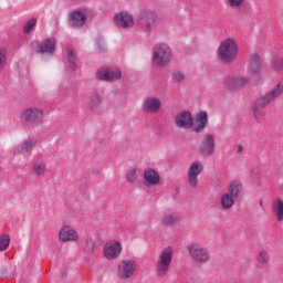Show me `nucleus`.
I'll return each mask as SVG.
<instances>
[{
	"label": "nucleus",
	"instance_id": "obj_1",
	"mask_svg": "<svg viewBox=\"0 0 283 283\" xmlns=\"http://www.w3.org/2000/svg\"><path fill=\"white\" fill-rule=\"evenodd\" d=\"M260 72H262V59L259 54H252L250 57L248 74L241 76H232L227 80L226 85L229 87V90H240V87L248 85L251 78H255Z\"/></svg>",
	"mask_w": 283,
	"mask_h": 283
},
{
	"label": "nucleus",
	"instance_id": "obj_2",
	"mask_svg": "<svg viewBox=\"0 0 283 283\" xmlns=\"http://www.w3.org/2000/svg\"><path fill=\"white\" fill-rule=\"evenodd\" d=\"M240 48L235 38H226L219 44L217 56L222 63H233L238 59Z\"/></svg>",
	"mask_w": 283,
	"mask_h": 283
},
{
	"label": "nucleus",
	"instance_id": "obj_3",
	"mask_svg": "<svg viewBox=\"0 0 283 283\" xmlns=\"http://www.w3.org/2000/svg\"><path fill=\"white\" fill-rule=\"evenodd\" d=\"M282 94H283V80H281L272 91H270L269 93H266L264 96L260 97L256 101V105L253 108L254 118H256V120H261V118L264 116V112H262L260 107H266V105H269L270 103H273L275 98H280Z\"/></svg>",
	"mask_w": 283,
	"mask_h": 283
},
{
	"label": "nucleus",
	"instance_id": "obj_4",
	"mask_svg": "<svg viewBox=\"0 0 283 283\" xmlns=\"http://www.w3.org/2000/svg\"><path fill=\"white\" fill-rule=\"evenodd\" d=\"M171 59H174V53L169 45L161 43L155 46L153 54L154 65H158L159 67L169 65V63H171Z\"/></svg>",
	"mask_w": 283,
	"mask_h": 283
},
{
	"label": "nucleus",
	"instance_id": "obj_5",
	"mask_svg": "<svg viewBox=\"0 0 283 283\" xmlns=\"http://www.w3.org/2000/svg\"><path fill=\"white\" fill-rule=\"evenodd\" d=\"M174 260V248L167 247L160 253L156 262L157 275L160 277L165 276L169 272L171 261Z\"/></svg>",
	"mask_w": 283,
	"mask_h": 283
},
{
	"label": "nucleus",
	"instance_id": "obj_6",
	"mask_svg": "<svg viewBox=\"0 0 283 283\" xmlns=\"http://www.w3.org/2000/svg\"><path fill=\"white\" fill-rule=\"evenodd\" d=\"M187 251L191 260H193V262L206 264V262H209V260H211V253H209V250L206 249L205 245L200 243L189 244L187 247Z\"/></svg>",
	"mask_w": 283,
	"mask_h": 283
},
{
	"label": "nucleus",
	"instance_id": "obj_7",
	"mask_svg": "<svg viewBox=\"0 0 283 283\" xmlns=\"http://www.w3.org/2000/svg\"><path fill=\"white\" fill-rule=\"evenodd\" d=\"M20 119L28 125H41L43 123V109L29 107L20 113Z\"/></svg>",
	"mask_w": 283,
	"mask_h": 283
},
{
	"label": "nucleus",
	"instance_id": "obj_8",
	"mask_svg": "<svg viewBox=\"0 0 283 283\" xmlns=\"http://www.w3.org/2000/svg\"><path fill=\"white\" fill-rule=\"evenodd\" d=\"M113 23L116 28H119L120 30H132V28H134V25L136 24L134 20V14L125 10L114 14Z\"/></svg>",
	"mask_w": 283,
	"mask_h": 283
},
{
	"label": "nucleus",
	"instance_id": "obj_9",
	"mask_svg": "<svg viewBox=\"0 0 283 283\" xmlns=\"http://www.w3.org/2000/svg\"><path fill=\"white\" fill-rule=\"evenodd\" d=\"M57 238L59 242L62 244H67V242H78V240H81L78 231L70 224H64L60 228Z\"/></svg>",
	"mask_w": 283,
	"mask_h": 283
},
{
	"label": "nucleus",
	"instance_id": "obj_10",
	"mask_svg": "<svg viewBox=\"0 0 283 283\" xmlns=\"http://www.w3.org/2000/svg\"><path fill=\"white\" fill-rule=\"evenodd\" d=\"M123 253V244L117 240H109L104 243L103 255L106 260H117Z\"/></svg>",
	"mask_w": 283,
	"mask_h": 283
},
{
	"label": "nucleus",
	"instance_id": "obj_11",
	"mask_svg": "<svg viewBox=\"0 0 283 283\" xmlns=\"http://www.w3.org/2000/svg\"><path fill=\"white\" fill-rule=\"evenodd\" d=\"M31 48L33 52H36L38 54H53L56 52V40L54 38H49L41 43L32 42Z\"/></svg>",
	"mask_w": 283,
	"mask_h": 283
},
{
	"label": "nucleus",
	"instance_id": "obj_12",
	"mask_svg": "<svg viewBox=\"0 0 283 283\" xmlns=\"http://www.w3.org/2000/svg\"><path fill=\"white\" fill-rule=\"evenodd\" d=\"M205 171V164L202 161L197 160L190 164L188 168V182L190 187H198V176Z\"/></svg>",
	"mask_w": 283,
	"mask_h": 283
},
{
	"label": "nucleus",
	"instance_id": "obj_13",
	"mask_svg": "<svg viewBox=\"0 0 283 283\" xmlns=\"http://www.w3.org/2000/svg\"><path fill=\"white\" fill-rule=\"evenodd\" d=\"M136 271V261L124 260L117 266V276L120 280H129L134 272Z\"/></svg>",
	"mask_w": 283,
	"mask_h": 283
},
{
	"label": "nucleus",
	"instance_id": "obj_14",
	"mask_svg": "<svg viewBox=\"0 0 283 283\" xmlns=\"http://www.w3.org/2000/svg\"><path fill=\"white\" fill-rule=\"evenodd\" d=\"M137 23L144 32H149V30H154L156 25V13L154 11H144L140 13Z\"/></svg>",
	"mask_w": 283,
	"mask_h": 283
},
{
	"label": "nucleus",
	"instance_id": "obj_15",
	"mask_svg": "<svg viewBox=\"0 0 283 283\" xmlns=\"http://www.w3.org/2000/svg\"><path fill=\"white\" fill-rule=\"evenodd\" d=\"M120 70L104 66L97 71V78L99 81H118L120 78Z\"/></svg>",
	"mask_w": 283,
	"mask_h": 283
},
{
	"label": "nucleus",
	"instance_id": "obj_16",
	"mask_svg": "<svg viewBox=\"0 0 283 283\" xmlns=\"http://www.w3.org/2000/svg\"><path fill=\"white\" fill-rule=\"evenodd\" d=\"M214 149H216V138L213 137V135H206L199 147L200 154H202V156H212Z\"/></svg>",
	"mask_w": 283,
	"mask_h": 283
},
{
	"label": "nucleus",
	"instance_id": "obj_17",
	"mask_svg": "<svg viewBox=\"0 0 283 283\" xmlns=\"http://www.w3.org/2000/svg\"><path fill=\"white\" fill-rule=\"evenodd\" d=\"M175 123L177 127H180L181 129H189L191 128V125H193V116L189 112L184 111L177 114Z\"/></svg>",
	"mask_w": 283,
	"mask_h": 283
},
{
	"label": "nucleus",
	"instance_id": "obj_18",
	"mask_svg": "<svg viewBox=\"0 0 283 283\" xmlns=\"http://www.w3.org/2000/svg\"><path fill=\"white\" fill-rule=\"evenodd\" d=\"M208 120H209V115L207 114V112L205 111L199 112L196 115L195 120L192 119V124L190 126L192 132H202V129L207 127Z\"/></svg>",
	"mask_w": 283,
	"mask_h": 283
},
{
	"label": "nucleus",
	"instance_id": "obj_19",
	"mask_svg": "<svg viewBox=\"0 0 283 283\" xmlns=\"http://www.w3.org/2000/svg\"><path fill=\"white\" fill-rule=\"evenodd\" d=\"M144 182L147 187L160 185V175L155 169L148 168L144 171Z\"/></svg>",
	"mask_w": 283,
	"mask_h": 283
},
{
	"label": "nucleus",
	"instance_id": "obj_20",
	"mask_svg": "<svg viewBox=\"0 0 283 283\" xmlns=\"http://www.w3.org/2000/svg\"><path fill=\"white\" fill-rule=\"evenodd\" d=\"M31 172L36 178H41V176H45L48 174V164L43 159H34L31 164Z\"/></svg>",
	"mask_w": 283,
	"mask_h": 283
},
{
	"label": "nucleus",
	"instance_id": "obj_21",
	"mask_svg": "<svg viewBox=\"0 0 283 283\" xmlns=\"http://www.w3.org/2000/svg\"><path fill=\"white\" fill-rule=\"evenodd\" d=\"M85 21H87V18L83 11H73L70 14V24L72 28H81L85 25Z\"/></svg>",
	"mask_w": 283,
	"mask_h": 283
},
{
	"label": "nucleus",
	"instance_id": "obj_22",
	"mask_svg": "<svg viewBox=\"0 0 283 283\" xmlns=\"http://www.w3.org/2000/svg\"><path fill=\"white\" fill-rule=\"evenodd\" d=\"M160 99L156 97H148L144 101V112H147V114H156L158 109H160Z\"/></svg>",
	"mask_w": 283,
	"mask_h": 283
},
{
	"label": "nucleus",
	"instance_id": "obj_23",
	"mask_svg": "<svg viewBox=\"0 0 283 283\" xmlns=\"http://www.w3.org/2000/svg\"><path fill=\"white\" fill-rule=\"evenodd\" d=\"M242 191H244V186H242V181L233 180L230 182L228 187V193L231 195L232 198H240Z\"/></svg>",
	"mask_w": 283,
	"mask_h": 283
},
{
	"label": "nucleus",
	"instance_id": "obj_24",
	"mask_svg": "<svg viewBox=\"0 0 283 283\" xmlns=\"http://www.w3.org/2000/svg\"><path fill=\"white\" fill-rule=\"evenodd\" d=\"M34 145L35 143L32 139L24 140L13 149V154L14 156H18L19 154H30Z\"/></svg>",
	"mask_w": 283,
	"mask_h": 283
},
{
	"label": "nucleus",
	"instance_id": "obj_25",
	"mask_svg": "<svg viewBox=\"0 0 283 283\" xmlns=\"http://www.w3.org/2000/svg\"><path fill=\"white\" fill-rule=\"evenodd\" d=\"M178 222V214L176 212H166L161 218L164 227H171Z\"/></svg>",
	"mask_w": 283,
	"mask_h": 283
},
{
	"label": "nucleus",
	"instance_id": "obj_26",
	"mask_svg": "<svg viewBox=\"0 0 283 283\" xmlns=\"http://www.w3.org/2000/svg\"><path fill=\"white\" fill-rule=\"evenodd\" d=\"M221 207L222 209H231L235 205V199L229 195V192H226L220 198Z\"/></svg>",
	"mask_w": 283,
	"mask_h": 283
},
{
	"label": "nucleus",
	"instance_id": "obj_27",
	"mask_svg": "<svg viewBox=\"0 0 283 283\" xmlns=\"http://www.w3.org/2000/svg\"><path fill=\"white\" fill-rule=\"evenodd\" d=\"M126 180L133 185L138 180V169L136 167H132L127 170Z\"/></svg>",
	"mask_w": 283,
	"mask_h": 283
},
{
	"label": "nucleus",
	"instance_id": "obj_28",
	"mask_svg": "<svg viewBox=\"0 0 283 283\" xmlns=\"http://www.w3.org/2000/svg\"><path fill=\"white\" fill-rule=\"evenodd\" d=\"M271 63L275 72H283V59L280 55H274Z\"/></svg>",
	"mask_w": 283,
	"mask_h": 283
},
{
	"label": "nucleus",
	"instance_id": "obj_29",
	"mask_svg": "<svg viewBox=\"0 0 283 283\" xmlns=\"http://www.w3.org/2000/svg\"><path fill=\"white\" fill-rule=\"evenodd\" d=\"M66 54H67L70 66L74 67V65H76V51H74V49L72 48H69L66 50Z\"/></svg>",
	"mask_w": 283,
	"mask_h": 283
},
{
	"label": "nucleus",
	"instance_id": "obj_30",
	"mask_svg": "<svg viewBox=\"0 0 283 283\" xmlns=\"http://www.w3.org/2000/svg\"><path fill=\"white\" fill-rule=\"evenodd\" d=\"M8 247H10V235L1 234L0 235V251L8 250Z\"/></svg>",
	"mask_w": 283,
	"mask_h": 283
},
{
	"label": "nucleus",
	"instance_id": "obj_31",
	"mask_svg": "<svg viewBox=\"0 0 283 283\" xmlns=\"http://www.w3.org/2000/svg\"><path fill=\"white\" fill-rule=\"evenodd\" d=\"M256 260L260 262V264H269V251L261 250L256 256Z\"/></svg>",
	"mask_w": 283,
	"mask_h": 283
},
{
	"label": "nucleus",
	"instance_id": "obj_32",
	"mask_svg": "<svg viewBox=\"0 0 283 283\" xmlns=\"http://www.w3.org/2000/svg\"><path fill=\"white\" fill-rule=\"evenodd\" d=\"M35 27H36V19L32 18L24 24V28H23L24 34H30V32H32V30H34Z\"/></svg>",
	"mask_w": 283,
	"mask_h": 283
},
{
	"label": "nucleus",
	"instance_id": "obj_33",
	"mask_svg": "<svg viewBox=\"0 0 283 283\" xmlns=\"http://www.w3.org/2000/svg\"><path fill=\"white\" fill-rule=\"evenodd\" d=\"M227 4L232 10H240L244 6V0H227Z\"/></svg>",
	"mask_w": 283,
	"mask_h": 283
},
{
	"label": "nucleus",
	"instance_id": "obj_34",
	"mask_svg": "<svg viewBox=\"0 0 283 283\" xmlns=\"http://www.w3.org/2000/svg\"><path fill=\"white\" fill-rule=\"evenodd\" d=\"M8 56V50L3 46H0V70L6 67V59Z\"/></svg>",
	"mask_w": 283,
	"mask_h": 283
},
{
	"label": "nucleus",
	"instance_id": "obj_35",
	"mask_svg": "<svg viewBox=\"0 0 283 283\" xmlns=\"http://www.w3.org/2000/svg\"><path fill=\"white\" fill-rule=\"evenodd\" d=\"M172 81H175V83H182V81H185V74L180 71H175L172 73Z\"/></svg>",
	"mask_w": 283,
	"mask_h": 283
},
{
	"label": "nucleus",
	"instance_id": "obj_36",
	"mask_svg": "<svg viewBox=\"0 0 283 283\" xmlns=\"http://www.w3.org/2000/svg\"><path fill=\"white\" fill-rule=\"evenodd\" d=\"M96 105H101V96L94 95L91 99V107H96Z\"/></svg>",
	"mask_w": 283,
	"mask_h": 283
},
{
	"label": "nucleus",
	"instance_id": "obj_37",
	"mask_svg": "<svg viewBox=\"0 0 283 283\" xmlns=\"http://www.w3.org/2000/svg\"><path fill=\"white\" fill-rule=\"evenodd\" d=\"M237 151H242V146L241 145L237 146Z\"/></svg>",
	"mask_w": 283,
	"mask_h": 283
}]
</instances>
